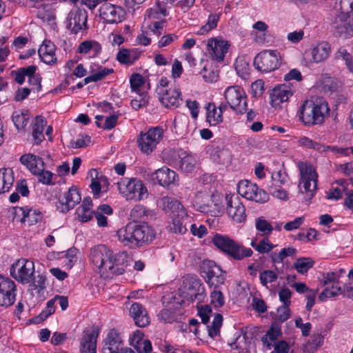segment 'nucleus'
<instances>
[{
  "mask_svg": "<svg viewBox=\"0 0 353 353\" xmlns=\"http://www.w3.org/2000/svg\"><path fill=\"white\" fill-rule=\"evenodd\" d=\"M197 210L212 216H219L223 212V207L218 196H208L202 203H196Z\"/></svg>",
  "mask_w": 353,
  "mask_h": 353,
  "instance_id": "obj_25",
  "label": "nucleus"
},
{
  "mask_svg": "<svg viewBox=\"0 0 353 353\" xmlns=\"http://www.w3.org/2000/svg\"><path fill=\"white\" fill-rule=\"evenodd\" d=\"M55 46L50 40H44L39 47L38 53L40 59L46 64L52 65L57 62Z\"/></svg>",
  "mask_w": 353,
  "mask_h": 353,
  "instance_id": "obj_31",
  "label": "nucleus"
},
{
  "mask_svg": "<svg viewBox=\"0 0 353 353\" xmlns=\"http://www.w3.org/2000/svg\"><path fill=\"white\" fill-rule=\"evenodd\" d=\"M335 58L336 59H342L345 61V64L350 70V72L353 73V61H352V57L347 52V50L340 48L338 51L335 53Z\"/></svg>",
  "mask_w": 353,
  "mask_h": 353,
  "instance_id": "obj_57",
  "label": "nucleus"
},
{
  "mask_svg": "<svg viewBox=\"0 0 353 353\" xmlns=\"http://www.w3.org/2000/svg\"><path fill=\"white\" fill-rule=\"evenodd\" d=\"M30 115L28 110L16 111L12 114V121L17 130L23 129L28 124Z\"/></svg>",
  "mask_w": 353,
  "mask_h": 353,
  "instance_id": "obj_48",
  "label": "nucleus"
},
{
  "mask_svg": "<svg viewBox=\"0 0 353 353\" xmlns=\"http://www.w3.org/2000/svg\"><path fill=\"white\" fill-rule=\"evenodd\" d=\"M280 52L276 50H265L256 54L254 59L255 68L262 73H268L278 69L281 65Z\"/></svg>",
  "mask_w": 353,
  "mask_h": 353,
  "instance_id": "obj_12",
  "label": "nucleus"
},
{
  "mask_svg": "<svg viewBox=\"0 0 353 353\" xmlns=\"http://www.w3.org/2000/svg\"><path fill=\"white\" fill-rule=\"evenodd\" d=\"M89 260L94 270L103 278L121 275L128 265L126 252L114 253L105 245H98L90 249Z\"/></svg>",
  "mask_w": 353,
  "mask_h": 353,
  "instance_id": "obj_2",
  "label": "nucleus"
},
{
  "mask_svg": "<svg viewBox=\"0 0 353 353\" xmlns=\"http://www.w3.org/2000/svg\"><path fill=\"white\" fill-rule=\"evenodd\" d=\"M277 278V274L272 270H264L261 272L259 276L261 283L265 287L268 283L275 281Z\"/></svg>",
  "mask_w": 353,
  "mask_h": 353,
  "instance_id": "obj_59",
  "label": "nucleus"
},
{
  "mask_svg": "<svg viewBox=\"0 0 353 353\" xmlns=\"http://www.w3.org/2000/svg\"><path fill=\"white\" fill-rule=\"evenodd\" d=\"M101 51V46L95 41H85L81 43L78 52L81 54H88L89 57L98 56Z\"/></svg>",
  "mask_w": 353,
  "mask_h": 353,
  "instance_id": "obj_35",
  "label": "nucleus"
},
{
  "mask_svg": "<svg viewBox=\"0 0 353 353\" xmlns=\"http://www.w3.org/2000/svg\"><path fill=\"white\" fill-rule=\"evenodd\" d=\"M297 250L292 247L284 248L278 253L276 252H271L270 259L274 264L281 263L285 259L289 256H294L296 254Z\"/></svg>",
  "mask_w": 353,
  "mask_h": 353,
  "instance_id": "obj_42",
  "label": "nucleus"
},
{
  "mask_svg": "<svg viewBox=\"0 0 353 353\" xmlns=\"http://www.w3.org/2000/svg\"><path fill=\"white\" fill-rule=\"evenodd\" d=\"M330 112V109L326 101L306 99L300 106L297 116L304 125L310 127L324 123Z\"/></svg>",
  "mask_w": 353,
  "mask_h": 353,
  "instance_id": "obj_3",
  "label": "nucleus"
},
{
  "mask_svg": "<svg viewBox=\"0 0 353 353\" xmlns=\"http://www.w3.org/2000/svg\"><path fill=\"white\" fill-rule=\"evenodd\" d=\"M46 121L42 117H37L32 128V137L36 144H39L44 139L43 130Z\"/></svg>",
  "mask_w": 353,
  "mask_h": 353,
  "instance_id": "obj_44",
  "label": "nucleus"
},
{
  "mask_svg": "<svg viewBox=\"0 0 353 353\" xmlns=\"http://www.w3.org/2000/svg\"><path fill=\"white\" fill-rule=\"evenodd\" d=\"M164 136L161 126L151 127L145 132H141L137 137V143L141 152L145 154H151L161 142Z\"/></svg>",
  "mask_w": 353,
  "mask_h": 353,
  "instance_id": "obj_11",
  "label": "nucleus"
},
{
  "mask_svg": "<svg viewBox=\"0 0 353 353\" xmlns=\"http://www.w3.org/2000/svg\"><path fill=\"white\" fill-rule=\"evenodd\" d=\"M201 74L203 79L208 83L216 81L219 77L218 71L213 70L212 66H209L208 64L204 65L201 71Z\"/></svg>",
  "mask_w": 353,
  "mask_h": 353,
  "instance_id": "obj_56",
  "label": "nucleus"
},
{
  "mask_svg": "<svg viewBox=\"0 0 353 353\" xmlns=\"http://www.w3.org/2000/svg\"><path fill=\"white\" fill-rule=\"evenodd\" d=\"M226 210L228 216L236 223L246 219L245 208L238 196L228 194L225 196Z\"/></svg>",
  "mask_w": 353,
  "mask_h": 353,
  "instance_id": "obj_22",
  "label": "nucleus"
},
{
  "mask_svg": "<svg viewBox=\"0 0 353 353\" xmlns=\"http://www.w3.org/2000/svg\"><path fill=\"white\" fill-rule=\"evenodd\" d=\"M17 285L8 276L0 275V306L8 307L16 300Z\"/></svg>",
  "mask_w": 353,
  "mask_h": 353,
  "instance_id": "obj_18",
  "label": "nucleus"
},
{
  "mask_svg": "<svg viewBox=\"0 0 353 353\" xmlns=\"http://www.w3.org/2000/svg\"><path fill=\"white\" fill-rule=\"evenodd\" d=\"M297 167L300 172L299 183L303 184L305 199L310 200L317 189L318 173L316 168L308 161H299Z\"/></svg>",
  "mask_w": 353,
  "mask_h": 353,
  "instance_id": "obj_9",
  "label": "nucleus"
},
{
  "mask_svg": "<svg viewBox=\"0 0 353 353\" xmlns=\"http://www.w3.org/2000/svg\"><path fill=\"white\" fill-rule=\"evenodd\" d=\"M330 53V44L326 41H321L312 49V61L315 63L324 61L329 57Z\"/></svg>",
  "mask_w": 353,
  "mask_h": 353,
  "instance_id": "obj_34",
  "label": "nucleus"
},
{
  "mask_svg": "<svg viewBox=\"0 0 353 353\" xmlns=\"http://www.w3.org/2000/svg\"><path fill=\"white\" fill-rule=\"evenodd\" d=\"M213 244L234 260H242L251 256L253 254L252 249L245 248L231 238L216 234L212 239Z\"/></svg>",
  "mask_w": 353,
  "mask_h": 353,
  "instance_id": "obj_7",
  "label": "nucleus"
},
{
  "mask_svg": "<svg viewBox=\"0 0 353 353\" xmlns=\"http://www.w3.org/2000/svg\"><path fill=\"white\" fill-rule=\"evenodd\" d=\"M9 212L13 222L27 223L28 225L37 223L43 218L41 212L38 209L28 206L13 207Z\"/></svg>",
  "mask_w": 353,
  "mask_h": 353,
  "instance_id": "obj_14",
  "label": "nucleus"
},
{
  "mask_svg": "<svg viewBox=\"0 0 353 353\" xmlns=\"http://www.w3.org/2000/svg\"><path fill=\"white\" fill-rule=\"evenodd\" d=\"M229 43L228 41L218 39L211 38L208 39L206 45L207 55L213 61L221 62L223 60L228 52Z\"/></svg>",
  "mask_w": 353,
  "mask_h": 353,
  "instance_id": "obj_23",
  "label": "nucleus"
},
{
  "mask_svg": "<svg viewBox=\"0 0 353 353\" xmlns=\"http://www.w3.org/2000/svg\"><path fill=\"white\" fill-rule=\"evenodd\" d=\"M238 192L243 197L260 203H266L269 200V195L265 190L248 180L239 183Z\"/></svg>",
  "mask_w": 353,
  "mask_h": 353,
  "instance_id": "obj_16",
  "label": "nucleus"
},
{
  "mask_svg": "<svg viewBox=\"0 0 353 353\" xmlns=\"http://www.w3.org/2000/svg\"><path fill=\"white\" fill-rule=\"evenodd\" d=\"M99 331L95 326L88 327L83 330L79 340L80 353H97Z\"/></svg>",
  "mask_w": 353,
  "mask_h": 353,
  "instance_id": "obj_19",
  "label": "nucleus"
},
{
  "mask_svg": "<svg viewBox=\"0 0 353 353\" xmlns=\"http://www.w3.org/2000/svg\"><path fill=\"white\" fill-rule=\"evenodd\" d=\"M117 184L119 193L126 200L140 201L148 196L146 186L138 178H123Z\"/></svg>",
  "mask_w": 353,
  "mask_h": 353,
  "instance_id": "obj_8",
  "label": "nucleus"
},
{
  "mask_svg": "<svg viewBox=\"0 0 353 353\" xmlns=\"http://www.w3.org/2000/svg\"><path fill=\"white\" fill-rule=\"evenodd\" d=\"M211 313L212 308L209 305H205L198 307V315L201 317V321L204 324H206L209 322L210 314Z\"/></svg>",
  "mask_w": 353,
  "mask_h": 353,
  "instance_id": "obj_62",
  "label": "nucleus"
},
{
  "mask_svg": "<svg viewBox=\"0 0 353 353\" xmlns=\"http://www.w3.org/2000/svg\"><path fill=\"white\" fill-rule=\"evenodd\" d=\"M210 293V305L214 308L222 307L225 303V297L222 292V286L220 288H211Z\"/></svg>",
  "mask_w": 353,
  "mask_h": 353,
  "instance_id": "obj_47",
  "label": "nucleus"
},
{
  "mask_svg": "<svg viewBox=\"0 0 353 353\" xmlns=\"http://www.w3.org/2000/svg\"><path fill=\"white\" fill-rule=\"evenodd\" d=\"M123 345V339L121 333L112 328L108 331L103 340L102 353H119Z\"/></svg>",
  "mask_w": 353,
  "mask_h": 353,
  "instance_id": "obj_24",
  "label": "nucleus"
},
{
  "mask_svg": "<svg viewBox=\"0 0 353 353\" xmlns=\"http://www.w3.org/2000/svg\"><path fill=\"white\" fill-rule=\"evenodd\" d=\"M176 178V173L166 166L157 170L150 175V179L154 183H158L164 188L174 184Z\"/></svg>",
  "mask_w": 353,
  "mask_h": 353,
  "instance_id": "obj_26",
  "label": "nucleus"
},
{
  "mask_svg": "<svg viewBox=\"0 0 353 353\" xmlns=\"http://www.w3.org/2000/svg\"><path fill=\"white\" fill-rule=\"evenodd\" d=\"M281 334L282 332L280 324L274 322L267 331L265 335L262 337V341L268 349H271L272 345V343L274 342L281 335Z\"/></svg>",
  "mask_w": 353,
  "mask_h": 353,
  "instance_id": "obj_38",
  "label": "nucleus"
},
{
  "mask_svg": "<svg viewBox=\"0 0 353 353\" xmlns=\"http://www.w3.org/2000/svg\"><path fill=\"white\" fill-rule=\"evenodd\" d=\"M188 219V215L186 216H172V222L169 224V230L176 234H185L187 231V228L185 225V221Z\"/></svg>",
  "mask_w": 353,
  "mask_h": 353,
  "instance_id": "obj_45",
  "label": "nucleus"
},
{
  "mask_svg": "<svg viewBox=\"0 0 353 353\" xmlns=\"http://www.w3.org/2000/svg\"><path fill=\"white\" fill-rule=\"evenodd\" d=\"M94 214L92 210V201L90 197L83 199L81 205L76 210L78 219L83 223L90 221Z\"/></svg>",
  "mask_w": 353,
  "mask_h": 353,
  "instance_id": "obj_33",
  "label": "nucleus"
},
{
  "mask_svg": "<svg viewBox=\"0 0 353 353\" xmlns=\"http://www.w3.org/2000/svg\"><path fill=\"white\" fill-rule=\"evenodd\" d=\"M146 339H144V334L141 330H136L133 332L132 336L130 339V344L134 348H137L142 342H144Z\"/></svg>",
  "mask_w": 353,
  "mask_h": 353,
  "instance_id": "obj_61",
  "label": "nucleus"
},
{
  "mask_svg": "<svg viewBox=\"0 0 353 353\" xmlns=\"http://www.w3.org/2000/svg\"><path fill=\"white\" fill-rule=\"evenodd\" d=\"M200 274L209 288H220L226 279L225 272L211 260H203L201 263Z\"/></svg>",
  "mask_w": 353,
  "mask_h": 353,
  "instance_id": "obj_10",
  "label": "nucleus"
},
{
  "mask_svg": "<svg viewBox=\"0 0 353 353\" xmlns=\"http://www.w3.org/2000/svg\"><path fill=\"white\" fill-rule=\"evenodd\" d=\"M88 13L83 9L74 8L71 10L67 17L66 27L73 34L86 30Z\"/></svg>",
  "mask_w": 353,
  "mask_h": 353,
  "instance_id": "obj_20",
  "label": "nucleus"
},
{
  "mask_svg": "<svg viewBox=\"0 0 353 353\" xmlns=\"http://www.w3.org/2000/svg\"><path fill=\"white\" fill-rule=\"evenodd\" d=\"M71 1L73 2L79 1V0ZM80 1L91 10H94L98 5H101L99 10V17L107 23H118L125 19V10L119 6L108 2L107 0H80Z\"/></svg>",
  "mask_w": 353,
  "mask_h": 353,
  "instance_id": "obj_5",
  "label": "nucleus"
},
{
  "mask_svg": "<svg viewBox=\"0 0 353 353\" xmlns=\"http://www.w3.org/2000/svg\"><path fill=\"white\" fill-rule=\"evenodd\" d=\"M219 19V14H210L208 16V22L200 28L199 34H203L210 30L216 28Z\"/></svg>",
  "mask_w": 353,
  "mask_h": 353,
  "instance_id": "obj_55",
  "label": "nucleus"
},
{
  "mask_svg": "<svg viewBox=\"0 0 353 353\" xmlns=\"http://www.w3.org/2000/svg\"><path fill=\"white\" fill-rule=\"evenodd\" d=\"M163 210L170 212L172 216H186V211L182 204L176 199L164 196L161 199Z\"/></svg>",
  "mask_w": 353,
  "mask_h": 353,
  "instance_id": "obj_32",
  "label": "nucleus"
},
{
  "mask_svg": "<svg viewBox=\"0 0 353 353\" xmlns=\"http://www.w3.org/2000/svg\"><path fill=\"white\" fill-rule=\"evenodd\" d=\"M181 312L180 310L170 307L162 309L158 314L159 320L165 323H172L180 320Z\"/></svg>",
  "mask_w": 353,
  "mask_h": 353,
  "instance_id": "obj_36",
  "label": "nucleus"
},
{
  "mask_svg": "<svg viewBox=\"0 0 353 353\" xmlns=\"http://www.w3.org/2000/svg\"><path fill=\"white\" fill-rule=\"evenodd\" d=\"M180 161L179 168L180 169L186 173H191L193 172L195 168L196 160L194 157L188 154L186 152H182L179 155Z\"/></svg>",
  "mask_w": 353,
  "mask_h": 353,
  "instance_id": "obj_43",
  "label": "nucleus"
},
{
  "mask_svg": "<svg viewBox=\"0 0 353 353\" xmlns=\"http://www.w3.org/2000/svg\"><path fill=\"white\" fill-rule=\"evenodd\" d=\"M290 305H282L277 309L276 319L281 321L284 322L287 321L290 316Z\"/></svg>",
  "mask_w": 353,
  "mask_h": 353,
  "instance_id": "obj_63",
  "label": "nucleus"
},
{
  "mask_svg": "<svg viewBox=\"0 0 353 353\" xmlns=\"http://www.w3.org/2000/svg\"><path fill=\"white\" fill-rule=\"evenodd\" d=\"M132 92L147 91L145 86L144 78L139 74H132L130 78Z\"/></svg>",
  "mask_w": 353,
  "mask_h": 353,
  "instance_id": "obj_52",
  "label": "nucleus"
},
{
  "mask_svg": "<svg viewBox=\"0 0 353 353\" xmlns=\"http://www.w3.org/2000/svg\"><path fill=\"white\" fill-rule=\"evenodd\" d=\"M224 97L230 108L237 114H244L248 109V97L243 88L231 85L224 91Z\"/></svg>",
  "mask_w": 353,
  "mask_h": 353,
  "instance_id": "obj_13",
  "label": "nucleus"
},
{
  "mask_svg": "<svg viewBox=\"0 0 353 353\" xmlns=\"http://www.w3.org/2000/svg\"><path fill=\"white\" fill-rule=\"evenodd\" d=\"M250 245L260 254H268L276 246L270 241L268 237H264L259 243L256 242V238L252 239Z\"/></svg>",
  "mask_w": 353,
  "mask_h": 353,
  "instance_id": "obj_46",
  "label": "nucleus"
},
{
  "mask_svg": "<svg viewBox=\"0 0 353 353\" xmlns=\"http://www.w3.org/2000/svg\"><path fill=\"white\" fill-rule=\"evenodd\" d=\"M14 182V172L11 168L0 169V194L8 192Z\"/></svg>",
  "mask_w": 353,
  "mask_h": 353,
  "instance_id": "obj_37",
  "label": "nucleus"
},
{
  "mask_svg": "<svg viewBox=\"0 0 353 353\" xmlns=\"http://www.w3.org/2000/svg\"><path fill=\"white\" fill-rule=\"evenodd\" d=\"M160 101L166 108H177L181 101V92L176 87L161 90Z\"/></svg>",
  "mask_w": 353,
  "mask_h": 353,
  "instance_id": "obj_27",
  "label": "nucleus"
},
{
  "mask_svg": "<svg viewBox=\"0 0 353 353\" xmlns=\"http://www.w3.org/2000/svg\"><path fill=\"white\" fill-rule=\"evenodd\" d=\"M292 94L290 88L286 85L283 84L275 87L270 93L272 106L275 108L279 107L282 103L287 101Z\"/></svg>",
  "mask_w": 353,
  "mask_h": 353,
  "instance_id": "obj_28",
  "label": "nucleus"
},
{
  "mask_svg": "<svg viewBox=\"0 0 353 353\" xmlns=\"http://www.w3.org/2000/svg\"><path fill=\"white\" fill-rule=\"evenodd\" d=\"M130 315L133 318L135 324L141 327L149 325L150 317L145 307L139 303H134L129 309Z\"/></svg>",
  "mask_w": 353,
  "mask_h": 353,
  "instance_id": "obj_29",
  "label": "nucleus"
},
{
  "mask_svg": "<svg viewBox=\"0 0 353 353\" xmlns=\"http://www.w3.org/2000/svg\"><path fill=\"white\" fill-rule=\"evenodd\" d=\"M81 196L78 189L70 187L55 203L56 209L61 213H66L81 202Z\"/></svg>",
  "mask_w": 353,
  "mask_h": 353,
  "instance_id": "obj_21",
  "label": "nucleus"
},
{
  "mask_svg": "<svg viewBox=\"0 0 353 353\" xmlns=\"http://www.w3.org/2000/svg\"><path fill=\"white\" fill-rule=\"evenodd\" d=\"M336 6H339L341 13L332 23V28L336 36H353V0H338Z\"/></svg>",
  "mask_w": 353,
  "mask_h": 353,
  "instance_id": "obj_4",
  "label": "nucleus"
},
{
  "mask_svg": "<svg viewBox=\"0 0 353 353\" xmlns=\"http://www.w3.org/2000/svg\"><path fill=\"white\" fill-rule=\"evenodd\" d=\"M345 274V270L342 268L323 274L322 283L326 288L319 296L321 301L324 302L327 298L334 297L340 294L346 296L348 283L343 286H341L339 283L340 278L343 276Z\"/></svg>",
  "mask_w": 353,
  "mask_h": 353,
  "instance_id": "obj_6",
  "label": "nucleus"
},
{
  "mask_svg": "<svg viewBox=\"0 0 353 353\" xmlns=\"http://www.w3.org/2000/svg\"><path fill=\"white\" fill-rule=\"evenodd\" d=\"M159 14L163 17L168 15L166 8L163 6L160 2H157L156 8L148 10V17L150 20L158 19Z\"/></svg>",
  "mask_w": 353,
  "mask_h": 353,
  "instance_id": "obj_58",
  "label": "nucleus"
},
{
  "mask_svg": "<svg viewBox=\"0 0 353 353\" xmlns=\"http://www.w3.org/2000/svg\"><path fill=\"white\" fill-rule=\"evenodd\" d=\"M137 95L131 100L132 108L135 110H139L148 105L150 97L147 91L134 92Z\"/></svg>",
  "mask_w": 353,
  "mask_h": 353,
  "instance_id": "obj_49",
  "label": "nucleus"
},
{
  "mask_svg": "<svg viewBox=\"0 0 353 353\" xmlns=\"http://www.w3.org/2000/svg\"><path fill=\"white\" fill-rule=\"evenodd\" d=\"M314 265V261L309 257L299 258L294 263V269L300 274L307 272Z\"/></svg>",
  "mask_w": 353,
  "mask_h": 353,
  "instance_id": "obj_51",
  "label": "nucleus"
},
{
  "mask_svg": "<svg viewBox=\"0 0 353 353\" xmlns=\"http://www.w3.org/2000/svg\"><path fill=\"white\" fill-rule=\"evenodd\" d=\"M20 162L26 165L34 175L45 169V163L42 158L32 154L22 155L20 157Z\"/></svg>",
  "mask_w": 353,
  "mask_h": 353,
  "instance_id": "obj_30",
  "label": "nucleus"
},
{
  "mask_svg": "<svg viewBox=\"0 0 353 353\" xmlns=\"http://www.w3.org/2000/svg\"><path fill=\"white\" fill-rule=\"evenodd\" d=\"M223 323V316L221 314H216L211 325H208V334L210 337L214 338L220 332V328Z\"/></svg>",
  "mask_w": 353,
  "mask_h": 353,
  "instance_id": "obj_53",
  "label": "nucleus"
},
{
  "mask_svg": "<svg viewBox=\"0 0 353 353\" xmlns=\"http://www.w3.org/2000/svg\"><path fill=\"white\" fill-rule=\"evenodd\" d=\"M190 119L188 115L180 114L174 120L173 127L176 134L185 136L189 132Z\"/></svg>",
  "mask_w": 353,
  "mask_h": 353,
  "instance_id": "obj_39",
  "label": "nucleus"
},
{
  "mask_svg": "<svg viewBox=\"0 0 353 353\" xmlns=\"http://www.w3.org/2000/svg\"><path fill=\"white\" fill-rule=\"evenodd\" d=\"M92 74L87 77V81L97 82L103 80L105 77L114 72L112 68H106L100 65L91 66Z\"/></svg>",
  "mask_w": 353,
  "mask_h": 353,
  "instance_id": "obj_41",
  "label": "nucleus"
},
{
  "mask_svg": "<svg viewBox=\"0 0 353 353\" xmlns=\"http://www.w3.org/2000/svg\"><path fill=\"white\" fill-rule=\"evenodd\" d=\"M165 21V19L159 21L152 20L150 24L148 26V28L157 36H160L162 33Z\"/></svg>",
  "mask_w": 353,
  "mask_h": 353,
  "instance_id": "obj_64",
  "label": "nucleus"
},
{
  "mask_svg": "<svg viewBox=\"0 0 353 353\" xmlns=\"http://www.w3.org/2000/svg\"><path fill=\"white\" fill-rule=\"evenodd\" d=\"M255 228L260 232L261 236L268 237L274 230V226L263 217H259L255 221Z\"/></svg>",
  "mask_w": 353,
  "mask_h": 353,
  "instance_id": "obj_50",
  "label": "nucleus"
},
{
  "mask_svg": "<svg viewBox=\"0 0 353 353\" xmlns=\"http://www.w3.org/2000/svg\"><path fill=\"white\" fill-rule=\"evenodd\" d=\"M35 176H38V181L43 185H53L55 184V181L57 176L50 171L43 170Z\"/></svg>",
  "mask_w": 353,
  "mask_h": 353,
  "instance_id": "obj_54",
  "label": "nucleus"
},
{
  "mask_svg": "<svg viewBox=\"0 0 353 353\" xmlns=\"http://www.w3.org/2000/svg\"><path fill=\"white\" fill-rule=\"evenodd\" d=\"M10 273L17 281L28 283L34 276V262L26 259H20L10 267Z\"/></svg>",
  "mask_w": 353,
  "mask_h": 353,
  "instance_id": "obj_15",
  "label": "nucleus"
},
{
  "mask_svg": "<svg viewBox=\"0 0 353 353\" xmlns=\"http://www.w3.org/2000/svg\"><path fill=\"white\" fill-rule=\"evenodd\" d=\"M298 143L300 145L306 147L307 148L314 149L319 152L321 150V145L317 142L313 141L312 139L307 137H301L299 139Z\"/></svg>",
  "mask_w": 353,
  "mask_h": 353,
  "instance_id": "obj_60",
  "label": "nucleus"
},
{
  "mask_svg": "<svg viewBox=\"0 0 353 353\" xmlns=\"http://www.w3.org/2000/svg\"><path fill=\"white\" fill-rule=\"evenodd\" d=\"M182 290L184 297L188 301L193 302L196 299H203L205 293V287L196 276H186L183 277Z\"/></svg>",
  "mask_w": 353,
  "mask_h": 353,
  "instance_id": "obj_17",
  "label": "nucleus"
},
{
  "mask_svg": "<svg viewBox=\"0 0 353 353\" xmlns=\"http://www.w3.org/2000/svg\"><path fill=\"white\" fill-rule=\"evenodd\" d=\"M147 209L143 205H135L130 213L134 221L117 230L118 239L125 246L130 248H141L155 239L156 232L152 225L146 222H138V220L148 215Z\"/></svg>",
  "mask_w": 353,
  "mask_h": 353,
  "instance_id": "obj_1",
  "label": "nucleus"
},
{
  "mask_svg": "<svg viewBox=\"0 0 353 353\" xmlns=\"http://www.w3.org/2000/svg\"><path fill=\"white\" fill-rule=\"evenodd\" d=\"M223 121L221 108H217L214 103H209L207 107V121L212 125H216Z\"/></svg>",
  "mask_w": 353,
  "mask_h": 353,
  "instance_id": "obj_40",
  "label": "nucleus"
}]
</instances>
